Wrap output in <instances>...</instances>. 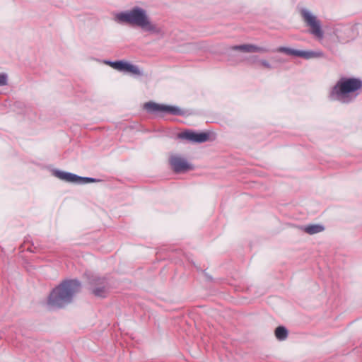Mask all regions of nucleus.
Instances as JSON below:
<instances>
[{"label":"nucleus","instance_id":"nucleus-7","mask_svg":"<svg viewBox=\"0 0 362 362\" xmlns=\"http://www.w3.org/2000/svg\"><path fill=\"white\" fill-rule=\"evenodd\" d=\"M144 108L148 112H165L173 115L181 114V110L177 107L160 105L152 102L145 103Z\"/></svg>","mask_w":362,"mask_h":362},{"label":"nucleus","instance_id":"nucleus-16","mask_svg":"<svg viewBox=\"0 0 362 362\" xmlns=\"http://www.w3.org/2000/svg\"><path fill=\"white\" fill-rule=\"evenodd\" d=\"M8 83V75L2 71H0V86H6Z\"/></svg>","mask_w":362,"mask_h":362},{"label":"nucleus","instance_id":"nucleus-5","mask_svg":"<svg viewBox=\"0 0 362 362\" xmlns=\"http://www.w3.org/2000/svg\"><path fill=\"white\" fill-rule=\"evenodd\" d=\"M105 64L110 66L113 69L119 71H124L136 76H139L142 74L141 71H140L138 66L132 64L131 63L127 62L117 61L112 62L106 61L105 62Z\"/></svg>","mask_w":362,"mask_h":362},{"label":"nucleus","instance_id":"nucleus-18","mask_svg":"<svg viewBox=\"0 0 362 362\" xmlns=\"http://www.w3.org/2000/svg\"><path fill=\"white\" fill-rule=\"evenodd\" d=\"M259 64L263 67H265V68H267V69H270L271 68L270 64L267 61H265V60L260 61Z\"/></svg>","mask_w":362,"mask_h":362},{"label":"nucleus","instance_id":"nucleus-8","mask_svg":"<svg viewBox=\"0 0 362 362\" xmlns=\"http://www.w3.org/2000/svg\"><path fill=\"white\" fill-rule=\"evenodd\" d=\"M169 162L176 172H183L192 168L190 164L184 158L177 154L171 155Z\"/></svg>","mask_w":362,"mask_h":362},{"label":"nucleus","instance_id":"nucleus-15","mask_svg":"<svg viewBox=\"0 0 362 362\" xmlns=\"http://www.w3.org/2000/svg\"><path fill=\"white\" fill-rule=\"evenodd\" d=\"M276 52H284V53H285V54H286L288 55H295V56H296V54H297V50L293 49H291V48H288V47H279L276 49Z\"/></svg>","mask_w":362,"mask_h":362},{"label":"nucleus","instance_id":"nucleus-4","mask_svg":"<svg viewBox=\"0 0 362 362\" xmlns=\"http://www.w3.org/2000/svg\"><path fill=\"white\" fill-rule=\"evenodd\" d=\"M300 13L306 26L309 28V32L317 39L322 40L324 37V33L321 22L317 17L306 8L301 9Z\"/></svg>","mask_w":362,"mask_h":362},{"label":"nucleus","instance_id":"nucleus-11","mask_svg":"<svg viewBox=\"0 0 362 362\" xmlns=\"http://www.w3.org/2000/svg\"><path fill=\"white\" fill-rule=\"evenodd\" d=\"M302 230L309 235H314L325 230V227L321 224H312L303 226Z\"/></svg>","mask_w":362,"mask_h":362},{"label":"nucleus","instance_id":"nucleus-9","mask_svg":"<svg viewBox=\"0 0 362 362\" xmlns=\"http://www.w3.org/2000/svg\"><path fill=\"white\" fill-rule=\"evenodd\" d=\"M179 137L192 142L202 143L208 140L209 134L204 132L197 133L192 131H185L181 132L179 134Z\"/></svg>","mask_w":362,"mask_h":362},{"label":"nucleus","instance_id":"nucleus-6","mask_svg":"<svg viewBox=\"0 0 362 362\" xmlns=\"http://www.w3.org/2000/svg\"><path fill=\"white\" fill-rule=\"evenodd\" d=\"M53 175L57 178L68 182L83 184L94 182V180L92 178L80 177L75 174L61 170H54Z\"/></svg>","mask_w":362,"mask_h":362},{"label":"nucleus","instance_id":"nucleus-1","mask_svg":"<svg viewBox=\"0 0 362 362\" xmlns=\"http://www.w3.org/2000/svg\"><path fill=\"white\" fill-rule=\"evenodd\" d=\"M112 20L117 24L139 28L151 35L163 37L165 33L163 26L153 22L147 10L139 6H134L128 10L114 12Z\"/></svg>","mask_w":362,"mask_h":362},{"label":"nucleus","instance_id":"nucleus-13","mask_svg":"<svg viewBox=\"0 0 362 362\" xmlns=\"http://www.w3.org/2000/svg\"><path fill=\"white\" fill-rule=\"evenodd\" d=\"M275 337L276 339L279 341H284L288 337V331L287 329L282 326H279L276 328L275 332Z\"/></svg>","mask_w":362,"mask_h":362},{"label":"nucleus","instance_id":"nucleus-10","mask_svg":"<svg viewBox=\"0 0 362 362\" xmlns=\"http://www.w3.org/2000/svg\"><path fill=\"white\" fill-rule=\"evenodd\" d=\"M93 293L98 297H104L107 292V287L102 279H98L92 287Z\"/></svg>","mask_w":362,"mask_h":362},{"label":"nucleus","instance_id":"nucleus-17","mask_svg":"<svg viewBox=\"0 0 362 362\" xmlns=\"http://www.w3.org/2000/svg\"><path fill=\"white\" fill-rule=\"evenodd\" d=\"M233 50L240 51L243 53H247L249 52V46L247 45L235 46L232 48Z\"/></svg>","mask_w":362,"mask_h":362},{"label":"nucleus","instance_id":"nucleus-2","mask_svg":"<svg viewBox=\"0 0 362 362\" xmlns=\"http://www.w3.org/2000/svg\"><path fill=\"white\" fill-rule=\"evenodd\" d=\"M362 87L360 79L355 78H341L330 92V98L341 103H349L358 95V91Z\"/></svg>","mask_w":362,"mask_h":362},{"label":"nucleus","instance_id":"nucleus-12","mask_svg":"<svg viewBox=\"0 0 362 362\" xmlns=\"http://www.w3.org/2000/svg\"><path fill=\"white\" fill-rule=\"evenodd\" d=\"M296 56L301 57L305 59H311V58H315V57H320L322 56V53L320 52H314L297 50Z\"/></svg>","mask_w":362,"mask_h":362},{"label":"nucleus","instance_id":"nucleus-3","mask_svg":"<svg viewBox=\"0 0 362 362\" xmlns=\"http://www.w3.org/2000/svg\"><path fill=\"white\" fill-rule=\"evenodd\" d=\"M81 288L75 280L65 281L55 288L50 293L47 303L50 306L60 308L69 303Z\"/></svg>","mask_w":362,"mask_h":362},{"label":"nucleus","instance_id":"nucleus-14","mask_svg":"<svg viewBox=\"0 0 362 362\" xmlns=\"http://www.w3.org/2000/svg\"><path fill=\"white\" fill-rule=\"evenodd\" d=\"M267 52V49L264 47H259L256 45H250V54H255V53H265ZM255 55H250V61L252 60V62H255Z\"/></svg>","mask_w":362,"mask_h":362}]
</instances>
